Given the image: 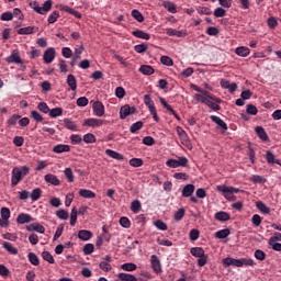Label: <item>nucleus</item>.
<instances>
[{
    "mask_svg": "<svg viewBox=\"0 0 281 281\" xmlns=\"http://www.w3.org/2000/svg\"><path fill=\"white\" fill-rule=\"evenodd\" d=\"M195 99L202 102V104H206L212 111H218L221 109V105H218L222 102L221 99L210 94V92H203V95L195 94Z\"/></svg>",
    "mask_w": 281,
    "mask_h": 281,
    "instance_id": "f257e3e1",
    "label": "nucleus"
},
{
    "mask_svg": "<svg viewBox=\"0 0 281 281\" xmlns=\"http://www.w3.org/2000/svg\"><path fill=\"white\" fill-rule=\"evenodd\" d=\"M30 175V167H14L11 171V186L14 188L18 183H21L25 177Z\"/></svg>",
    "mask_w": 281,
    "mask_h": 281,
    "instance_id": "f03ea898",
    "label": "nucleus"
},
{
    "mask_svg": "<svg viewBox=\"0 0 281 281\" xmlns=\"http://www.w3.org/2000/svg\"><path fill=\"white\" fill-rule=\"evenodd\" d=\"M217 192H222L224 199L227 201H236V195L238 192H240V189H237L235 187H228L225 184H220L216 187Z\"/></svg>",
    "mask_w": 281,
    "mask_h": 281,
    "instance_id": "7ed1b4c3",
    "label": "nucleus"
},
{
    "mask_svg": "<svg viewBox=\"0 0 281 281\" xmlns=\"http://www.w3.org/2000/svg\"><path fill=\"white\" fill-rule=\"evenodd\" d=\"M30 5L37 12V14H47V12L52 10V0L45 1L43 7H38V2L36 1H32Z\"/></svg>",
    "mask_w": 281,
    "mask_h": 281,
    "instance_id": "20e7f679",
    "label": "nucleus"
},
{
    "mask_svg": "<svg viewBox=\"0 0 281 281\" xmlns=\"http://www.w3.org/2000/svg\"><path fill=\"white\" fill-rule=\"evenodd\" d=\"M137 109L135 106H131L128 104L121 106L120 110V117L121 120H126L128 115H134L136 113Z\"/></svg>",
    "mask_w": 281,
    "mask_h": 281,
    "instance_id": "39448f33",
    "label": "nucleus"
},
{
    "mask_svg": "<svg viewBox=\"0 0 281 281\" xmlns=\"http://www.w3.org/2000/svg\"><path fill=\"white\" fill-rule=\"evenodd\" d=\"M56 58V48L49 47L44 52L43 60L46 65H49L54 63V59Z\"/></svg>",
    "mask_w": 281,
    "mask_h": 281,
    "instance_id": "423d86ee",
    "label": "nucleus"
},
{
    "mask_svg": "<svg viewBox=\"0 0 281 281\" xmlns=\"http://www.w3.org/2000/svg\"><path fill=\"white\" fill-rule=\"evenodd\" d=\"M108 122L101 119H87L85 120L82 126H90L92 128L103 126V124H106Z\"/></svg>",
    "mask_w": 281,
    "mask_h": 281,
    "instance_id": "0eeeda50",
    "label": "nucleus"
},
{
    "mask_svg": "<svg viewBox=\"0 0 281 281\" xmlns=\"http://www.w3.org/2000/svg\"><path fill=\"white\" fill-rule=\"evenodd\" d=\"M150 263L155 273H161V261H159V257H157V255H151Z\"/></svg>",
    "mask_w": 281,
    "mask_h": 281,
    "instance_id": "6e6552de",
    "label": "nucleus"
},
{
    "mask_svg": "<svg viewBox=\"0 0 281 281\" xmlns=\"http://www.w3.org/2000/svg\"><path fill=\"white\" fill-rule=\"evenodd\" d=\"M92 110L94 115H97V117H102V115H104V104L100 101H95L92 104Z\"/></svg>",
    "mask_w": 281,
    "mask_h": 281,
    "instance_id": "1a4fd4ad",
    "label": "nucleus"
},
{
    "mask_svg": "<svg viewBox=\"0 0 281 281\" xmlns=\"http://www.w3.org/2000/svg\"><path fill=\"white\" fill-rule=\"evenodd\" d=\"M224 267H243L241 259H234L232 257H227L223 259Z\"/></svg>",
    "mask_w": 281,
    "mask_h": 281,
    "instance_id": "9d476101",
    "label": "nucleus"
},
{
    "mask_svg": "<svg viewBox=\"0 0 281 281\" xmlns=\"http://www.w3.org/2000/svg\"><path fill=\"white\" fill-rule=\"evenodd\" d=\"M7 63L23 65V59H21V55H19V52L14 50L9 57H7Z\"/></svg>",
    "mask_w": 281,
    "mask_h": 281,
    "instance_id": "9b49d317",
    "label": "nucleus"
},
{
    "mask_svg": "<svg viewBox=\"0 0 281 281\" xmlns=\"http://www.w3.org/2000/svg\"><path fill=\"white\" fill-rule=\"evenodd\" d=\"M59 10L61 12H67L68 14H71L72 16H75L76 19H82V13L71 9L69 5H60Z\"/></svg>",
    "mask_w": 281,
    "mask_h": 281,
    "instance_id": "f8f14e48",
    "label": "nucleus"
},
{
    "mask_svg": "<svg viewBox=\"0 0 281 281\" xmlns=\"http://www.w3.org/2000/svg\"><path fill=\"white\" fill-rule=\"evenodd\" d=\"M25 223H32V215L21 213L16 217V224L18 225H25Z\"/></svg>",
    "mask_w": 281,
    "mask_h": 281,
    "instance_id": "ddd939ff",
    "label": "nucleus"
},
{
    "mask_svg": "<svg viewBox=\"0 0 281 281\" xmlns=\"http://www.w3.org/2000/svg\"><path fill=\"white\" fill-rule=\"evenodd\" d=\"M255 132H256L257 136L259 137V139H261L262 142H269V135L267 134V131H265V127L257 126L255 128Z\"/></svg>",
    "mask_w": 281,
    "mask_h": 281,
    "instance_id": "4468645a",
    "label": "nucleus"
},
{
    "mask_svg": "<svg viewBox=\"0 0 281 281\" xmlns=\"http://www.w3.org/2000/svg\"><path fill=\"white\" fill-rule=\"evenodd\" d=\"M194 190H196L194 184L184 186L183 189H182V196L184 199H188V198L192 196V194H194Z\"/></svg>",
    "mask_w": 281,
    "mask_h": 281,
    "instance_id": "2eb2a0df",
    "label": "nucleus"
},
{
    "mask_svg": "<svg viewBox=\"0 0 281 281\" xmlns=\"http://www.w3.org/2000/svg\"><path fill=\"white\" fill-rule=\"evenodd\" d=\"M69 150H71L69 145L58 144L53 147V153L56 155H60L61 153H69Z\"/></svg>",
    "mask_w": 281,
    "mask_h": 281,
    "instance_id": "dca6fc26",
    "label": "nucleus"
},
{
    "mask_svg": "<svg viewBox=\"0 0 281 281\" xmlns=\"http://www.w3.org/2000/svg\"><path fill=\"white\" fill-rule=\"evenodd\" d=\"M82 52H85V47L80 46L79 48L75 49V55L70 61L71 67H76V63L80 60V56H82Z\"/></svg>",
    "mask_w": 281,
    "mask_h": 281,
    "instance_id": "f3484780",
    "label": "nucleus"
},
{
    "mask_svg": "<svg viewBox=\"0 0 281 281\" xmlns=\"http://www.w3.org/2000/svg\"><path fill=\"white\" fill-rule=\"evenodd\" d=\"M44 181H46V183H50V186H60V180L58 179V177L52 173H47L44 177Z\"/></svg>",
    "mask_w": 281,
    "mask_h": 281,
    "instance_id": "a211bd4d",
    "label": "nucleus"
},
{
    "mask_svg": "<svg viewBox=\"0 0 281 281\" xmlns=\"http://www.w3.org/2000/svg\"><path fill=\"white\" fill-rule=\"evenodd\" d=\"M229 218H232V215H229V213H227L225 211H220V212L215 213V220L220 221L221 223H225V222L229 221Z\"/></svg>",
    "mask_w": 281,
    "mask_h": 281,
    "instance_id": "6ab92c4d",
    "label": "nucleus"
},
{
    "mask_svg": "<svg viewBox=\"0 0 281 281\" xmlns=\"http://www.w3.org/2000/svg\"><path fill=\"white\" fill-rule=\"evenodd\" d=\"M105 155H108V157H111L112 159H116V161H124V155L113 149H106Z\"/></svg>",
    "mask_w": 281,
    "mask_h": 281,
    "instance_id": "aec40b11",
    "label": "nucleus"
},
{
    "mask_svg": "<svg viewBox=\"0 0 281 281\" xmlns=\"http://www.w3.org/2000/svg\"><path fill=\"white\" fill-rule=\"evenodd\" d=\"M78 238L85 241L91 240V238H93V233H91V231L81 229L78 233Z\"/></svg>",
    "mask_w": 281,
    "mask_h": 281,
    "instance_id": "412c9836",
    "label": "nucleus"
},
{
    "mask_svg": "<svg viewBox=\"0 0 281 281\" xmlns=\"http://www.w3.org/2000/svg\"><path fill=\"white\" fill-rule=\"evenodd\" d=\"M132 36H135L136 38H142L143 41H150V34H148L142 30L133 31Z\"/></svg>",
    "mask_w": 281,
    "mask_h": 281,
    "instance_id": "4be33fe9",
    "label": "nucleus"
},
{
    "mask_svg": "<svg viewBox=\"0 0 281 281\" xmlns=\"http://www.w3.org/2000/svg\"><path fill=\"white\" fill-rule=\"evenodd\" d=\"M235 53L237 56H241V58H247L251 54V50L247 46H239L235 49Z\"/></svg>",
    "mask_w": 281,
    "mask_h": 281,
    "instance_id": "5701e85b",
    "label": "nucleus"
},
{
    "mask_svg": "<svg viewBox=\"0 0 281 281\" xmlns=\"http://www.w3.org/2000/svg\"><path fill=\"white\" fill-rule=\"evenodd\" d=\"M2 247L12 256H16V254H19V249L15 248L10 241H3Z\"/></svg>",
    "mask_w": 281,
    "mask_h": 281,
    "instance_id": "b1692460",
    "label": "nucleus"
},
{
    "mask_svg": "<svg viewBox=\"0 0 281 281\" xmlns=\"http://www.w3.org/2000/svg\"><path fill=\"white\" fill-rule=\"evenodd\" d=\"M67 85L71 89V91H76L78 89V81L76 80V76L68 75Z\"/></svg>",
    "mask_w": 281,
    "mask_h": 281,
    "instance_id": "393cba45",
    "label": "nucleus"
},
{
    "mask_svg": "<svg viewBox=\"0 0 281 281\" xmlns=\"http://www.w3.org/2000/svg\"><path fill=\"white\" fill-rule=\"evenodd\" d=\"M138 71H140V74H143L144 76H153V74H155V68L149 65H142Z\"/></svg>",
    "mask_w": 281,
    "mask_h": 281,
    "instance_id": "a878e982",
    "label": "nucleus"
},
{
    "mask_svg": "<svg viewBox=\"0 0 281 281\" xmlns=\"http://www.w3.org/2000/svg\"><path fill=\"white\" fill-rule=\"evenodd\" d=\"M79 196H82V199H95V192L89 189H80Z\"/></svg>",
    "mask_w": 281,
    "mask_h": 281,
    "instance_id": "bb28decb",
    "label": "nucleus"
},
{
    "mask_svg": "<svg viewBox=\"0 0 281 281\" xmlns=\"http://www.w3.org/2000/svg\"><path fill=\"white\" fill-rule=\"evenodd\" d=\"M211 120H212V122L217 124V126H220V128L227 131V123H225V121H223L221 117H218L216 115H211Z\"/></svg>",
    "mask_w": 281,
    "mask_h": 281,
    "instance_id": "cd10ccee",
    "label": "nucleus"
},
{
    "mask_svg": "<svg viewBox=\"0 0 281 281\" xmlns=\"http://www.w3.org/2000/svg\"><path fill=\"white\" fill-rule=\"evenodd\" d=\"M162 5L165 10H168V12H170L171 14H177V4H175V2L165 1Z\"/></svg>",
    "mask_w": 281,
    "mask_h": 281,
    "instance_id": "c85d7f7f",
    "label": "nucleus"
},
{
    "mask_svg": "<svg viewBox=\"0 0 281 281\" xmlns=\"http://www.w3.org/2000/svg\"><path fill=\"white\" fill-rule=\"evenodd\" d=\"M256 207L262 214H269L271 212V209H269V206H267V204H265V202H262V201H257L256 202Z\"/></svg>",
    "mask_w": 281,
    "mask_h": 281,
    "instance_id": "c756f323",
    "label": "nucleus"
},
{
    "mask_svg": "<svg viewBox=\"0 0 281 281\" xmlns=\"http://www.w3.org/2000/svg\"><path fill=\"white\" fill-rule=\"evenodd\" d=\"M167 35L168 36H176L177 38H183V36H186V32L178 31L176 29H167Z\"/></svg>",
    "mask_w": 281,
    "mask_h": 281,
    "instance_id": "7c9ffc66",
    "label": "nucleus"
},
{
    "mask_svg": "<svg viewBox=\"0 0 281 281\" xmlns=\"http://www.w3.org/2000/svg\"><path fill=\"white\" fill-rule=\"evenodd\" d=\"M191 256H194V258H202L205 256V250L201 247H193L190 251Z\"/></svg>",
    "mask_w": 281,
    "mask_h": 281,
    "instance_id": "2f4dec72",
    "label": "nucleus"
},
{
    "mask_svg": "<svg viewBox=\"0 0 281 281\" xmlns=\"http://www.w3.org/2000/svg\"><path fill=\"white\" fill-rule=\"evenodd\" d=\"M27 258L33 267H38L41 265V259H38V256L34 252H29Z\"/></svg>",
    "mask_w": 281,
    "mask_h": 281,
    "instance_id": "473e14b6",
    "label": "nucleus"
},
{
    "mask_svg": "<svg viewBox=\"0 0 281 281\" xmlns=\"http://www.w3.org/2000/svg\"><path fill=\"white\" fill-rule=\"evenodd\" d=\"M117 278L121 281H139V280L136 279L135 276L128 274V273H124V272L119 273Z\"/></svg>",
    "mask_w": 281,
    "mask_h": 281,
    "instance_id": "72a5a7b5",
    "label": "nucleus"
},
{
    "mask_svg": "<svg viewBox=\"0 0 281 281\" xmlns=\"http://www.w3.org/2000/svg\"><path fill=\"white\" fill-rule=\"evenodd\" d=\"M131 210L134 214H139V212H142V202H139V200H134L131 203Z\"/></svg>",
    "mask_w": 281,
    "mask_h": 281,
    "instance_id": "f704fd0d",
    "label": "nucleus"
},
{
    "mask_svg": "<svg viewBox=\"0 0 281 281\" xmlns=\"http://www.w3.org/2000/svg\"><path fill=\"white\" fill-rule=\"evenodd\" d=\"M144 102H145V105L149 109V111H154L156 109L155 101H153V99L150 98V94L144 95Z\"/></svg>",
    "mask_w": 281,
    "mask_h": 281,
    "instance_id": "c9c22d12",
    "label": "nucleus"
},
{
    "mask_svg": "<svg viewBox=\"0 0 281 281\" xmlns=\"http://www.w3.org/2000/svg\"><path fill=\"white\" fill-rule=\"evenodd\" d=\"M144 128V122L137 121L136 123H133L130 127V133H137V131H142Z\"/></svg>",
    "mask_w": 281,
    "mask_h": 281,
    "instance_id": "e433bc0d",
    "label": "nucleus"
},
{
    "mask_svg": "<svg viewBox=\"0 0 281 281\" xmlns=\"http://www.w3.org/2000/svg\"><path fill=\"white\" fill-rule=\"evenodd\" d=\"M76 223H78V210L76 206L72 207L71 213H70V225L71 227L76 226Z\"/></svg>",
    "mask_w": 281,
    "mask_h": 281,
    "instance_id": "4c0bfd02",
    "label": "nucleus"
},
{
    "mask_svg": "<svg viewBox=\"0 0 281 281\" xmlns=\"http://www.w3.org/2000/svg\"><path fill=\"white\" fill-rule=\"evenodd\" d=\"M64 125L68 131H77L78 125H76V122L69 120V119H64Z\"/></svg>",
    "mask_w": 281,
    "mask_h": 281,
    "instance_id": "58836bf2",
    "label": "nucleus"
},
{
    "mask_svg": "<svg viewBox=\"0 0 281 281\" xmlns=\"http://www.w3.org/2000/svg\"><path fill=\"white\" fill-rule=\"evenodd\" d=\"M34 26L22 27L18 30V34H20V36L34 34Z\"/></svg>",
    "mask_w": 281,
    "mask_h": 281,
    "instance_id": "ea45409f",
    "label": "nucleus"
},
{
    "mask_svg": "<svg viewBox=\"0 0 281 281\" xmlns=\"http://www.w3.org/2000/svg\"><path fill=\"white\" fill-rule=\"evenodd\" d=\"M229 234H232L229 228H224V229L217 231L215 233V237L220 238V239H223V238H227V236H229Z\"/></svg>",
    "mask_w": 281,
    "mask_h": 281,
    "instance_id": "a19ab883",
    "label": "nucleus"
},
{
    "mask_svg": "<svg viewBox=\"0 0 281 281\" xmlns=\"http://www.w3.org/2000/svg\"><path fill=\"white\" fill-rule=\"evenodd\" d=\"M49 117H60L63 115V108H54L48 112Z\"/></svg>",
    "mask_w": 281,
    "mask_h": 281,
    "instance_id": "79ce46f5",
    "label": "nucleus"
},
{
    "mask_svg": "<svg viewBox=\"0 0 281 281\" xmlns=\"http://www.w3.org/2000/svg\"><path fill=\"white\" fill-rule=\"evenodd\" d=\"M132 16L133 19H135V21H137L138 23H144V14H142V12H139V10L134 9L132 11Z\"/></svg>",
    "mask_w": 281,
    "mask_h": 281,
    "instance_id": "37998d69",
    "label": "nucleus"
},
{
    "mask_svg": "<svg viewBox=\"0 0 281 281\" xmlns=\"http://www.w3.org/2000/svg\"><path fill=\"white\" fill-rule=\"evenodd\" d=\"M130 166H132V168H142V166H144V160L142 158H132L130 160Z\"/></svg>",
    "mask_w": 281,
    "mask_h": 281,
    "instance_id": "c03bdc74",
    "label": "nucleus"
},
{
    "mask_svg": "<svg viewBox=\"0 0 281 281\" xmlns=\"http://www.w3.org/2000/svg\"><path fill=\"white\" fill-rule=\"evenodd\" d=\"M42 258L46 262H49V265H54V262H56V260L54 259V256H52V252H49V251H43Z\"/></svg>",
    "mask_w": 281,
    "mask_h": 281,
    "instance_id": "a18cd8bd",
    "label": "nucleus"
},
{
    "mask_svg": "<svg viewBox=\"0 0 281 281\" xmlns=\"http://www.w3.org/2000/svg\"><path fill=\"white\" fill-rule=\"evenodd\" d=\"M252 183H267V178L258 175H254L249 178Z\"/></svg>",
    "mask_w": 281,
    "mask_h": 281,
    "instance_id": "49530a36",
    "label": "nucleus"
},
{
    "mask_svg": "<svg viewBox=\"0 0 281 281\" xmlns=\"http://www.w3.org/2000/svg\"><path fill=\"white\" fill-rule=\"evenodd\" d=\"M121 269L123 271H137V265H135L133 262L123 263L121 266Z\"/></svg>",
    "mask_w": 281,
    "mask_h": 281,
    "instance_id": "de8ad7c7",
    "label": "nucleus"
},
{
    "mask_svg": "<svg viewBox=\"0 0 281 281\" xmlns=\"http://www.w3.org/2000/svg\"><path fill=\"white\" fill-rule=\"evenodd\" d=\"M43 194V190L41 188H36L31 192V199L32 201H38L41 199V195Z\"/></svg>",
    "mask_w": 281,
    "mask_h": 281,
    "instance_id": "09e8293b",
    "label": "nucleus"
},
{
    "mask_svg": "<svg viewBox=\"0 0 281 281\" xmlns=\"http://www.w3.org/2000/svg\"><path fill=\"white\" fill-rule=\"evenodd\" d=\"M59 18L60 13L58 11H53L48 16L47 22L49 23V25H52V23H56Z\"/></svg>",
    "mask_w": 281,
    "mask_h": 281,
    "instance_id": "8fccbe9b",
    "label": "nucleus"
},
{
    "mask_svg": "<svg viewBox=\"0 0 281 281\" xmlns=\"http://www.w3.org/2000/svg\"><path fill=\"white\" fill-rule=\"evenodd\" d=\"M83 142L85 144H95L97 142L95 135H93L92 133H88L83 135Z\"/></svg>",
    "mask_w": 281,
    "mask_h": 281,
    "instance_id": "3c124183",
    "label": "nucleus"
},
{
    "mask_svg": "<svg viewBox=\"0 0 281 281\" xmlns=\"http://www.w3.org/2000/svg\"><path fill=\"white\" fill-rule=\"evenodd\" d=\"M251 223L254 227H260L262 225V217L259 214H255L251 217Z\"/></svg>",
    "mask_w": 281,
    "mask_h": 281,
    "instance_id": "603ef678",
    "label": "nucleus"
},
{
    "mask_svg": "<svg viewBox=\"0 0 281 281\" xmlns=\"http://www.w3.org/2000/svg\"><path fill=\"white\" fill-rule=\"evenodd\" d=\"M266 159L268 164H280V160L276 159V155H273L271 151H267Z\"/></svg>",
    "mask_w": 281,
    "mask_h": 281,
    "instance_id": "864d4df0",
    "label": "nucleus"
},
{
    "mask_svg": "<svg viewBox=\"0 0 281 281\" xmlns=\"http://www.w3.org/2000/svg\"><path fill=\"white\" fill-rule=\"evenodd\" d=\"M148 49V44H138L134 46V50L136 52V54H144V52H146Z\"/></svg>",
    "mask_w": 281,
    "mask_h": 281,
    "instance_id": "5fc2aeb1",
    "label": "nucleus"
},
{
    "mask_svg": "<svg viewBox=\"0 0 281 281\" xmlns=\"http://www.w3.org/2000/svg\"><path fill=\"white\" fill-rule=\"evenodd\" d=\"M154 225L157 229H160V232H166L168 229V225L161 220L154 222Z\"/></svg>",
    "mask_w": 281,
    "mask_h": 281,
    "instance_id": "6e6d98bb",
    "label": "nucleus"
},
{
    "mask_svg": "<svg viewBox=\"0 0 281 281\" xmlns=\"http://www.w3.org/2000/svg\"><path fill=\"white\" fill-rule=\"evenodd\" d=\"M95 250V246L93 244H86L83 246L85 256H91V254Z\"/></svg>",
    "mask_w": 281,
    "mask_h": 281,
    "instance_id": "4d7b16f0",
    "label": "nucleus"
},
{
    "mask_svg": "<svg viewBox=\"0 0 281 281\" xmlns=\"http://www.w3.org/2000/svg\"><path fill=\"white\" fill-rule=\"evenodd\" d=\"M56 216H58L60 221H67V218H69V212L60 209L56 212Z\"/></svg>",
    "mask_w": 281,
    "mask_h": 281,
    "instance_id": "13d9d810",
    "label": "nucleus"
},
{
    "mask_svg": "<svg viewBox=\"0 0 281 281\" xmlns=\"http://www.w3.org/2000/svg\"><path fill=\"white\" fill-rule=\"evenodd\" d=\"M246 113H248V115H258V108H256L254 104H247Z\"/></svg>",
    "mask_w": 281,
    "mask_h": 281,
    "instance_id": "bf43d9fd",
    "label": "nucleus"
},
{
    "mask_svg": "<svg viewBox=\"0 0 281 281\" xmlns=\"http://www.w3.org/2000/svg\"><path fill=\"white\" fill-rule=\"evenodd\" d=\"M99 268L101 269V271H105V273H109V271H111V269H113V267L111 266V263L106 262V261H101L99 263Z\"/></svg>",
    "mask_w": 281,
    "mask_h": 281,
    "instance_id": "052dcab7",
    "label": "nucleus"
},
{
    "mask_svg": "<svg viewBox=\"0 0 281 281\" xmlns=\"http://www.w3.org/2000/svg\"><path fill=\"white\" fill-rule=\"evenodd\" d=\"M160 63L162 65H166L167 67H172L175 65V63L172 61V58H170L169 56H161Z\"/></svg>",
    "mask_w": 281,
    "mask_h": 281,
    "instance_id": "680f3d73",
    "label": "nucleus"
},
{
    "mask_svg": "<svg viewBox=\"0 0 281 281\" xmlns=\"http://www.w3.org/2000/svg\"><path fill=\"white\" fill-rule=\"evenodd\" d=\"M177 133H178L180 139H182V142H188V133L184 132L183 127L178 126Z\"/></svg>",
    "mask_w": 281,
    "mask_h": 281,
    "instance_id": "e2e57ef3",
    "label": "nucleus"
},
{
    "mask_svg": "<svg viewBox=\"0 0 281 281\" xmlns=\"http://www.w3.org/2000/svg\"><path fill=\"white\" fill-rule=\"evenodd\" d=\"M183 216H186V209H179L178 211H176L173 218L175 221H182Z\"/></svg>",
    "mask_w": 281,
    "mask_h": 281,
    "instance_id": "0e129e2a",
    "label": "nucleus"
},
{
    "mask_svg": "<svg viewBox=\"0 0 281 281\" xmlns=\"http://www.w3.org/2000/svg\"><path fill=\"white\" fill-rule=\"evenodd\" d=\"M0 214H1V218L3 220V221H9V218H10V209H8V207H2L1 210H0Z\"/></svg>",
    "mask_w": 281,
    "mask_h": 281,
    "instance_id": "69168bd1",
    "label": "nucleus"
},
{
    "mask_svg": "<svg viewBox=\"0 0 281 281\" xmlns=\"http://www.w3.org/2000/svg\"><path fill=\"white\" fill-rule=\"evenodd\" d=\"M37 109H38V111H41L42 113H48L49 114V105H47V103H45V102H41V103H38V105H37Z\"/></svg>",
    "mask_w": 281,
    "mask_h": 281,
    "instance_id": "338daca9",
    "label": "nucleus"
},
{
    "mask_svg": "<svg viewBox=\"0 0 281 281\" xmlns=\"http://www.w3.org/2000/svg\"><path fill=\"white\" fill-rule=\"evenodd\" d=\"M120 225H121V227L128 229V227H131V220H128V217H121Z\"/></svg>",
    "mask_w": 281,
    "mask_h": 281,
    "instance_id": "774afa93",
    "label": "nucleus"
}]
</instances>
